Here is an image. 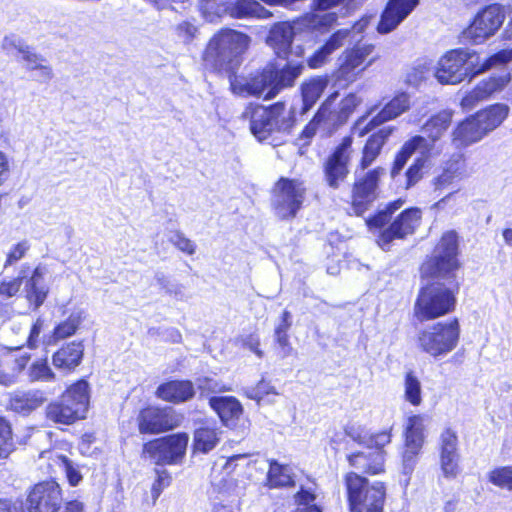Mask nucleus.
Masks as SVG:
<instances>
[{
  "label": "nucleus",
  "instance_id": "obj_1",
  "mask_svg": "<svg viewBox=\"0 0 512 512\" xmlns=\"http://www.w3.org/2000/svg\"><path fill=\"white\" fill-rule=\"evenodd\" d=\"M457 251L456 233L446 232L436 245L433 255L423 263L422 275L432 278V281L420 289L416 299L414 315L418 321L433 320L454 311L459 291L455 274L459 268Z\"/></svg>",
  "mask_w": 512,
  "mask_h": 512
},
{
  "label": "nucleus",
  "instance_id": "obj_2",
  "mask_svg": "<svg viewBox=\"0 0 512 512\" xmlns=\"http://www.w3.org/2000/svg\"><path fill=\"white\" fill-rule=\"evenodd\" d=\"M512 61V49L501 50L481 61L472 49L459 48L446 52L438 61L435 77L441 84L456 85L471 80L492 68L501 67Z\"/></svg>",
  "mask_w": 512,
  "mask_h": 512
},
{
  "label": "nucleus",
  "instance_id": "obj_3",
  "mask_svg": "<svg viewBox=\"0 0 512 512\" xmlns=\"http://www.w3.org/2000/svg\"><path fill=\"white\" fill-rule=\"evenodd\" d=\"M403 204L402 199L390 202L367 221L370 228L383 229L377 240L382 249H386L394 239H403L413 234L420 225L422 213L418 208L406 209L393 217Z\"/></svg>",
  "mask_w": 512,
  "mask_h": 512
},
{
  "label": "nucleus",
  "instance_id": "obj_4",
  "mask_svg": "<svg viewBox=\"0 0 512 512\" xmlns=\"http://www.w3.org/2000/svg\"><path fill=\"white\" fill-rule=\"evenodd\" d=\"M250 38L232 29H222L208 42L203 54L206 66L217 71H232L240 64V56L247 50Z\"/></svg>",
  "mask_w": 512,
  "mask_h": 512
},
{
  "label": "nucleus",
  "instance_id": "obj_5",
  "mask_svg": "<svg viewBox=\"0 0 512 512\" xmlns=\"http://www.w3.org/2000/svg\"><path fill=\"white\" fill-rule=\"evenodd\" d=\"M459 338L460 325L455 318L437 322L419 330L416 336V347L433 358H442L457 347Z\"/></svg>",
  "mask_w": 512,
  "mask_h": 512
},
{
  "label": "nucleus",
  "instance_id": "obj_6",
  "mask_svg": "<svg viewBox=\"0 0 512 512\" xmlns=\"http://www.w3.org/2000/svg\"><path fill=\"white\" fill-rule=\"evenodd\" d=\"M350 510L352 512H383L385 487L381 482L368 485V481L357 473L345 477Z\"/></svg>",
  "mask_w": 512,
  "mask_h": 512
},
{
  "label": "nucleus",
  "instance_id": "obj_7",
  "mask_svg": "<svg viewBox=\"0 0 512 512\" xmlns=\"http://www.w3.org/2000/svg\"><path fill=\"white\" fill-rule=\"evenodd\" d=\"M243 117L250 120V130L259 141L267 140L275 132H285L290 126L283 103H276L269 108L248 106Z\"/></svg>",
  "mask_w": 512,
  "mask_h": 512
},
{
  "label": "nucleus",
  "instance_id": "obj_8",
  "mask_svg": "<svg viewBox=\"0 0 512 512\" xmlns=\"http://www.w3.org/2000/svg\"><path fill=\"white\" fill-rule=\"evenodd\" d=\"M306 187L302 181L281 178L273 189L272 205L281 219L293 218L305 199Z\"/></svg>",
  "mask_w": 512,
  "mask_h": 512
},
{
  "label": "nucleus",
  "instance_id": "obj_9",
  "mask_svg": "<svg viewBox=\"0 0 512 512\" xmlns=\"http://www.w3.org/2000/svg\"><path fill=\"white\" fill-rule=\"evenodd\" d=\"M188 435L178 433L152 440L143 446L142 456L156 464H175L185 455Z\"/></svg>",
  "mask_w": 512,
  "mask_h": 512
},
{
  "label": "nucleus",
  "instance_id": "obj_10",
  "mask_svg": "<svg viewBox=\"0 0 512 512\" xmlns=\"http://www.w3.org/2000/svg\"><path fill=\"white\" fill-rule=\"evenodd\" d=\"M374 50L375 46L373 44H363L343 51L339 57V68L336 72L337 79L346 83L356 81L362 72L379 58L378 55L370 57Z\"/></svg>",
  "mask_w": 512,
  "mask_h": 512
},
{
  "label": "nucleus",
  "instance_id": "obj_11",
  "mask_svg": "<svg viewBox=\"0 0 512 512\" xmlns=\"http://www.w3.org/2000/svg\"><path fill=\"white\" fill-rule=\"evenodd\" d=\"M504 19V12L499 5H489L478 12L470 26L462 32V40L480 44L496 33Z\"/></svg>",
  "mask_w": 512,
  "mask_h": 512
},
{
  "label": "nucleus",
  "instance_id": "obj_12",
  "mask_svg": "<svg viewBox=\"0 0 512 512\" xmlns=\"http://www.w3.org/2000/svg\"><path fill=\"white\" fill-rule=\"evenodd\" d=\"M385 172L384 168L377 167L357 177L352 190V208L357 215L364 213L377 199L379 182Z\"/></svg>",
  "mask_w": 512,
  "mask_h": 512
},
{
  "label": "nucleus",
  "instance_id": "obj_13",
  "mask_svg": "<svg viewBox=\"0 0 512 512\" xmlns=\"http://www.w3.org/2000/svg\"><path fill=\"white\" fill-rule=\"evenodd\" d=\"M352 138L347 136L335 148L323 165L324 180L333 189H338L349 174Z\"/></svg>",
  "mask_w": 512,
  "mask_h": 512
},
{
  "label": "nucleus",
  "instance_id": "obj_14",
  "mask_svg": "<svg viewBox=\"0 0 512 512\" xmlns=\"http://www.w3.org/2000/svg\"><path fill=\"white\" fill-rule=\"evenodd\" d=\"M60 486L55 481L36 484L27 497L29 512H57L62 505Z\"/></svg>",
  "mask_w": 512,
  "mask_h": 512
},
{
  "label": "nucleus",
  "instance_id": "obj_15",
  "mask_svg": "<svg viewBox=\"0 0 512 512\" xmlns=\"http://www.w3.org/2000/svg\"><path fill=\"white\" fill-rule=\"evenodd\" d=\"M409 107V96L405 93H401L389 101L371 120L367 121L368 116L361 117L354 125L352 134L362 137L373 128L400 116L408 110Z\"/></svg>",
  "mask_w": 512,
  "mask_h": 512
},
{
  "label": "nucleus",
  "instance_id": "obj_16",
  "mask_svg": "<svg viewBox=\"0 0 512 512\" xmlns=\"http://www.w3.org/2000/svg\"><path fill=\"white\" fill-rule=\"evenodd\" d=\"M180 417L172 408L148 407L138 416L140 433L157 434L177 427Z\"/></svg>",
  "mask_w": 512,
  "mask_h": 512
},
{
  "label": "nucleus",
  "instance_id": "obj_17",
  "mask_svg": "<svg viewBox=\"0 0 512 512\" xmlns=\"http://www.w3.org/2000/svg\"><path fill=\"white\" fill-rule=\"evenodd\" d=\"M510 79V74L505 73L481 80L462 98L460 103L462 109L470 111L481 102L489 100L495 93L503 90L509 83Z\"/></svg>",
  "mask_w": 512,
  "mask_h": 512
},
{
  "label": "nucleus",
  "instance_id": "obj_18",
  "mask_svg": "<svg viewBox=\"0 0 512 512\" xmlns=\"http://www.w3.org/2000/svg\"><path fill=\"white\" fill-rule=\"evenodd\" d=\"M453 112L443 110L429 118L422 127L423 133L426 135L424 140L427 141L428 148H432L431 153H425L426 157H436L441 154L442 149L436 143L445 134L451 125Z\"/></svg>",
  "mask_w": 512,
  "mask_h": 512
},
{
  "label": "nucleus",
  "instance_id": "obj_19",
  "mask_svg": "<svg viewBox=\"0 0 512 512\" xmlns=\"http://www.w3.org/2000/svg\"><path fill=\"white\" fill-rule=\"evenodd\" d=\"M419 0H390L384 10L377 30L386 34L394 30L416 7Z\"/></svg>",
  "mask_w": 512,
  "mask_h": 512
},
{
  "label": "nucleus",
  "instance_id": "obj_20",
  "mask_svg": "<svg viewBox=\"0 0 512 512\" xmlns=\"http://www.w3.org/2000/svg\"><path fill=\"white\" fill-rule=\"evenodd\" d=\"M232 89L235 93L241 95L263 96L264 99H272L268 96L269 90L272 88L271 67H266L261 73H258L244 81L235 80L231 82Z\"/></svg>",
  "mask_w": 512,
  "mask_h": 512
},
{
  "label": "nucleus",
  "instance_id": "obj_21",
  "mask_svg": "<svg viewBox=\"0 0 512 512\" xmlns=\"http://www.w3.org/2000/svg\"><path fill=\"white\" fill-rule=\"evenodd\" d=\"M46 401L41 390H17L10 394L7 408L15 413L28 415Z\"/></svg>",
  "mask_w": 512,
  "mask_h": 512
},
{
  "label": "nucleus",
  "instance_id": "obj_22",
  "mask_svg": "<svg viewBox=\"0 0 512 512\" xmlns=\"http://www.w3.org/2000/svg\"><path fill=\"white\" fill-rule=\"evenodd\" d=\"M487 133L473 115L462 121L452 132V142L456 147H467L480 141Z\"/></svg>",
  "mask_w": 512,
  "mask_h": 512
},
{
  "label": "nucleus",
  "instance_id": "obj_23",
  "mask_svg": "<svg viewBox=\"0 0 512 512\" xmlns=\"http://www.w3.org/2000/svg\"><path fill=\"white\" fill-rule=\"evenodd\" d=\"M467 176L465 160L461 154H457L445 163L442 172L432 180V184L435 191H442L449 187L454 180Z\"/></svg>",
  "mask_w": 512,
  "mask_h": 512
},
{
  "label": "nucleus",
  "instance_id": "obj_24",
  "mask_svg": "<svg viewBox=\"0 0 512 512\" xmlns=\"http://www.w3.org/2000/svg\"><path fill=\"white\" fill-rule=\"evenodd\" d=\"M349 34V30H337L334 32L329 39L307 59L308 66L312 69H317L326 64L330 56L344 45Z\"/></svg>",
  "mask_w": 512,
  "mask_h": 512
},
{
  "label": "nucleus",
  "instance_id": "obj_25",
  "mask_svg": "<svg viewBox=\"0 0 512 512\" xmlns=\"http://www.w3.org/2000/svg\"><path fill=\"white\" fill-rule=\"evenodd\" d=\"M420 151L422 155L425 156V153H431L432 148H428L427 141L424 140V136L416 135L407 140L401 150L397 153L390 175L392 179H396L398 175H400L402 169L406 165L407 161L410 157L416 152Z\"/></svg>",
  "mask_w": 512,
  "mask_h": 512
},
{
  "label": "nucleus",
  "instance_id": "obj_26",
  "mask_svg": "<svg viewBox=\"0 0 512 512\" xmlns=\"http://www.w3.org/2000/svg\"><path fill=\"white\" fill-rule=\"evenodd\" d=\"M293 38V27L287 22H281L272 27L267 43L279 58H286L290 52Z\"/></svg>",
  "mask_w": 512,
  "mask_h": 512
},
{
  "label": "nucleus",
  "instance_id": "obj_27",
  "mask_svg": "<svg viewBox=\"0 0 512 512\" xmlns=\"http://www.w3.org/2000/svg\"><path fill=\"white\" fill-rule=\"evenodd\" d=\"M83 352L81 342H70L53 354V365L63 372H70L81 363Z\"/></svg>",
  "mask_w": 512,
  "mask_h": 512
},
{
  "label": "nucleus",
  "instance_id": "obj_28",
  "mask_svg": "<svg viewBox=\"0 0 512 512\" xmlns=\"http://www.w3.org/2000/svg\"><path fill=\"white\" fill-rule=\"evenodd\" d=\"M47 418L55 423L69 425L78 419L84 418V405L80 401L75 407L65 404L62 399L50 403L46 408Z\"/></svg>",
  "mask_w": 512,
  "mask_h": 512
},
{
  "label": "nucleus",
  "instance_id": "obj_29",
  "mask_svg": "<svg viewBox=\"0 0 512 512\" xmlns=\"http://www.w3.org/2000/svg\"><path fill=\"white\" fill-rule=\"evenodd\" d=\"M304 69L303 64H287L282 69H273L272 74V88L269 90L268 96L276 97L285 88L294 86L296 79L302 74Z\"/></svg>",
  "mask_w": 512,
  "mask_h": 512
},
{
  "label": "nucleus",
  "instance_id": "obj_30",
  "mask_svg": "<svg viewBox=\"0 0 512 512\" xmlns=\"http://www.w3.org/2000/svg\"><path fill=\"white\" fill-rule=\"evenodd\" d=\"M348 461L351 466L363 473L375 475L384 471V453L380 450L353 453L349 455Z\"/></svg>",
  "mask_w": 512,
  "mask_h": 512
},
{
  "label": "nucleus",
  "instance_id": "obj_31",
  "mask_svg": "<svg viewBox=\"0 0 512 512\" xmlns=\"http://www.w3.org/2000/svg\"><path fill=\"white\" fill-rule=\"evenodd\" d=\"M194 386L190 381H170L157 388V396L164 401L181 403L194 396Z\"/></svg>",
  "mask_w": 512,
  "mask_h": 512
},
{
  "label": "nucleus",
  "instance_id": "obj_32",
  "mask_svg": "<svg viewBox=\"0 0 512 512\" xmlns=\"http://www.w3.org/2000/svg\"><path fill=\"white\" fill-rule=\"evenodd\" d=\"M338 95L339 93L337 91L332 93L321 105L315 115L321 123L322 133L325 135L333 133L340 126L347 122L346 119L340 118L341 114L339 109L331 110V105L336 100Z\"/></svg>",
  "mask_w": 512,
  "mask_h": 512
},
{
  "label": "nucleus",
  "instance_id": "obj_33",
  "mask_svg": "<svg viewBox=\"0 0 512 512\" xmlns=\"http://www.w3.org/2000/svg\"><path fill=\"white\" fill-rule=\"evenodd\" d=\"M45 271L42 267H36L31 277L26 281V298L34 309H38L45 301L48 288L44 281Z\"/></svg>",
  "mask_w": 512,
  "mask_h": 512
},
{
  "label": "nucleus",
  "instance_id": "obj_34",
  "mask_svg": "<svg viewBox=\"0 0 512 512\" xmlns=\"http://www.w3.org/2000/svg\"><path fill=\"white\" fill-rule=\"evenodd\" d=\"M30 356L23 354L20 356L7 355L0 359V384L10 386L14 384L26 367Z\"/></svg>",
  "mask_w": 512,
  "mask_h": 512
},
{
  "label": "nucleus",
  "instance_id": "obj_35",
  "mask_svg": "<svg viewBox=\"0 0 512 512\" xmlns=\"http://www.w3.org/2000/svg\"><path fill=\"white\" fill-rule=\"evenodd\" d=\"M228 16L235 19L252 17L266 19L271 17L272 13L256 0H230Z\"/></svg>",
  "mask_w": 512,
  "mask_h": 512
},
{
  "label": "nucleus",
  "instance_id": "obj_36",
  "mask_svg": "<svg viewBox=\"0 0 512 512\" xmlns=\"http://www.w3.org/2000/svg\"><path fill=\"white\" fill-rule=\"evenodd\" d=\"M41 458L49 460V467L56 471H62L71 486H76L82 480V475L79 471L78 465L69 460L66 456L60 455L55 452H43Z\"/></svg>",
  "mask_w": 512,
  "mask_h": 512
},
{
  "label": "nucleus",
  "instance_id": "obj_37",
  "mask_svg": "<svg viewBox=\"0 0 512 512\" xmlns=\"http://www.w3.org/2000/svg\"><path fill=\"white\" fill-rule=\"evenodd\" d=\"M509 107L503 103H497L488 106L487 108L475 114L476 119L480 122L485 132L488 134L497 127L508 117Z\"/></svg>",
  "mask_w": 512,
  "mask_h": 512
},
{
  "label": "nucleus",
  "instance_id": "obj_38",
  "mask_svg": "<svg viewBox=\"0 0 512 512\" xmlns=\"http://www.w3.org/2000/svg\"><path fill=\"white\" fill-rule=\"evenodd\" d=\"M3 47L10 53H13L15 50L19 61L23 63L24 68L28 72L33 71L40 64L46 62L41 55L35 53L31 48L21 44L20 42L16 43L12 38L5 37L3 40Z\"/></svg>",
  "mask_w": 512,
  "mask_h": 512
},
{
  "label": "nucleus",
  "instance_id": "obj_39",
  "mask_svg": "<svg viewBox=\"0 0 512 512\" xmlns=\"http://www.w3.org/2000/svg\"><path fill=\"white\" fill-rule=\"evenodd\" d=\"M391 133L392 128L385 127L369 137L363 148V155L360 162L362 170H365L375 161Z\"/></svg>",
  "mask_w": 512,
  "mask_h": 512
},
{
  "label": "nucleus",
  "instance_id": "obj_40",
  "mask_svg": "<svg viewBox=\"0 0 512 512\" xmlns=\"http://www.w3.org/2000/svg\"><path fill=\"white\" fill-rule=\"evenodd\" d=\"M209 403L225 424L230 420L238 419L242 413V406L234 397H211Z\"/></svg>",
  "mask_w": 512,
  "mask_h": 512
},
{
  "label": "nucleus",
  "instance_id": "obj_41",
  "mask_svg": "<svg viewBox=\"0 0 512 512\" xmlns=\"http://www.w3.org/2000/svg\"><path fill=\"white\" fill-rule=\"evenodd\" d=\"M328 78L324 76H316L305 80L301 84V95L304 110L310 109L320 98L324 90L328 86Z\"/></svg>",
  "mask_w": 512,
  "mask_h": 512
},
{
  "label": "nucleus",
  "instance_id": "obj_42",
  "mask_svg": "<svg viewBox=\"0 0 512 512\" xmlns=\"http://www.w3.org/2000/svg\"><path fill=\"white\" fill-rule=\"evenodd\" d=\"M427 418L424 415L409 417L405 429V447L421 449L424 443V428Z\"/></svg>",
  "mask_w": 512,
  "mask_h": 512
},
{
  "label": "nucleus",
  "instance_id": "obj_43",
  "mask_svg": "<svg viewBox=\"0 0 512 512\" xmlns=\"http://www.w3.org/2000/svg\"><path fill=\"white\" fill-rule=\"evenodd\" d=\"M338 16L335 12H326L314 7V11L307 13L302 18V24L311 30L327 31L337 22Z\"/></svg>",
  "mask_w": 512,
  "mask_h": 512
},
{
  "label": "nucleus",
  "instance_id": "obj_44",
  "mask_svg": "<svg viewBox=\"0 0 512 512\" xmlns=\"http://www.w3.org/2000/svg\"><path fill=\"white\" fill-rule=\"evenodd\" d=\"M81 314L76 312L70 314V316L63 322L59 323L53 330L52 334L43 339V343L46 345H54L59 340L65 339L75 334L80 323Z\"/></svg>",
  "mask_w": 512,
  "mask_h": 512
},
{
  "label": "nucleus",
  "instance_id": "obj_45",
  "mask_svg": "<svg viewBox=\"0 0 512 512\" xmlns=\"http://www.w3.org/2000/svg\"><path fill=\"white\" fill-rule=\"evenodd\" d=\"M88 383L84 380L78 381L75 384L71 385L61 396V399L65 404H68L70 407H75L76 404L80 401L83 402L84 405V416L88 410L89 405V393H88Z\"/></svg>",
  "mask_w": 512,
  "mask_h": 512
},
{
  "label": "nucleus",
  "instance_id": "obj_46",
  "mask_svg": "<svg viewBox=\"0 0 512 512\" xmlns=\"http://www.w3.org/2000/svg\"><path fill=\"white\" fill-rule=\"evenodd\" d=\"M291 324V314L285 310L282 313L280 323L275 327V340L280 347V355L283 358L291 355L293 350L287 334Z\"/></svg>",
  "mask_w": 512,
  "mask_h": 512
},
{
  "label": "nucleus",
  "instance_id": "obj_47",
  "mask_svg": "<svg viewBox=\"0 0 512 512\" xmlns=\"http://www.w3.org/2000/svg\"><path fill=\"white\" fill-rule=\"evenodd\" d=\"M219 441L218 432L214 428L201 427L194 433V449L202 453H208L215 448Z\"/></svg>",
  "mask_w": 512,
  "mask_h": 512
},
{
  "label": "nucleus",
  "instance_id": "obj_48",
  "mask_svg": "<svg viewBox=\"0 0 512 512\" xmlns=\"http://www.w3.org/2000/svg\"><path fill=\"white\" fill-rule=\"evenodd\" d=\"M200 10L209 22L228 15L230 0H199Z\"/></svg>",
  "mask_w": 512,
  "mask_h": 512
},
{
  "label": "nucleus",
  "instance_id": "obj_49",
  "mask_svg": "<svg viewBox=\"0 0 512 512\" xmlns=\"http://www.w3.org/2000/svg\"><path fill=\"white\" fill-rule=\"evenodd\" d=\"M268 481L272 487L291 486L294 484L290 467L280 465L274 460L270 462Z\"/></svg>",
  "mask_w": 512,
  "mask_h": 512
},
{
  "label": "nucleus",
  "instance_id": "obj_50",
  "mask_svg": "<svg viewBox=\"0 0 512 512\" xmlns=\"http://www.w3.org/2000/svg\"><path fill=\"white\" fill-rule=\"evenodd\" d=\"M16 449L11 423L0 416V460L7 459Z\"/></svg>",
  "mask_w": 512,
  "mask_h": 512
},
{
  "label": "nucleus",
  "instance_id": "obj_51",
  "mask_svg": "<svg viewBox=\"0 0 512 512\" xmlns=\"http://www.w3.org/2000/svg\"><path fill=\"white\" fill-rule=\"evenodd\" d=\"M404 398L413 406L422 403V385L414 372L406 373L404 378Z\"/></svg>",
  "mask_w": 512,
  "mask_h": 512
},
{
  "label": "nucleus",
  "instance_id": "obj_52",
  "mask_svg": "<svg viewBox=\"0 0 512 512\" xmlns=\"http://www.w3.org/2000/svg\"><path fill=\"white\" fill-rule=\"evenodd\" d=\"M430 157H426L421 154L417 157L413 164L407 169L405 173V189H409L416 185L424 176V169L426 168L427 160Z\"/></svg>",
  "mask_w": 512,
  "mask_h": 512
},
{
  "label": "nucleus",
  "instance_id": "obj_53",
  "mask_svg": "<svg viewBox=\"0 0 512 512\" xmlns=\"http://www.w3.org/2000/svg\"><path fill=\"white\" fill-rule=\"evenodd\" d=\"M30 268L23 266L19 275L10 280H0V296L9 298L16 295L21 287L22 280L27 278Z\"/></svg>",
  "mask_w": 512,
  "mask_h": 512
},
{
  "label": "nucleus",
  "instance_id": "obj_54",
  "mask_svg": "<svg viewBox=\"0 0 512 512\" xmlns=\"http://www.w3.org/2000/svg\"><path fill=\"white\" fill-rule=\"evenodd\" d=\"M489 481L495 486L512 491V467L504 466L492 470L488 476Z\"/></svg>",
  "mask_w": 512,
  "mask_h": 512
},
{
  "label": "nucleus",
  "instance_id": "obj_55",
  "mask_svg": "<svg viewBox=\"0 0 512 512\" xmlns=\"http://www.w3.org/2000/svg\"><path fill=\"white\" fill-rule=\"evenodd\" d=\"M440 455H459L458 437L455 431L450 428L445 429L439 439Z\"/></svg>",
  "mask_w": 512,
  "mask_h": 512
},
{
  "label": "nucleus",
  "instance_id": "obj_56",
  "mask_svg": "<svg viewBox=\"0 0 512 512\" xmlns=\"http://www.w3.org/2000/svg\"><path fill=\"white\" fill-rule=\"evenodd\" d=\"M28 376L31 381H51L55 374L49 367L46 360L35 361L28 370Z\"/></svg>",
  "mask_w": 512,
  "mask_h": 512
},
{
  "label": "nucleus",
  "instance_id": "obj_57",
  "mask_svg": "<svg viewBox=\"0 0 512 512\" xmlns=\"http://www.w3.org/2000/svg\"><path fill=\"white\" fill-rule=\"evenodd\" d=\"M295 499L299 507L292 512H322L318 506L312 504L315 495L307 490L302 489L296 494Z\"/></svg>",
  "mask_w": 512,
  "mask_h": 512
},
{
  "label": "nucleus",
  "instance_id": "obj_58",
  "mask_svg": "<svg viewBox=\"0 0 512 512\" xmlns=\"http://www.w3.org/2000/svg\"><path fill=\"white\" fill-rule=\"evenodd\" d=\"M421 449H412L410 447H405L402 456V472L406 476L405 486L409 483V476L413 472L415 465L417 463V456Z\"/></svg>",
  "mask_w": 512,
  "mask_h": 512
},
{
  "label": "nucleus",
  "instance_id": "obj_59",
  "mask_svg": "<svg viewBox=\"0 0 512 512\" xmlns=\"http://www.w3.org/2000/svg\"><path fill=\"white\" fill-rule=\"evenodd\" d=\"M245 394L248 398L260 402L265 396L269 394H277L275 388L265 380H261L254 387L247 388Z\"/></svg>",
  "mask_w": 512,
  "mask_h": 512
},
{
  "label": "nucleus",
  "instance_id": "obj_60",
  "mask_svg": "<svg viewBox=\"0 0 512 512\" xmlns=\"http://www.w3.org/2000/svg\"><path fill=\"white\" fill-rule=\"evenodd\" d=\"M440 468L446 478H455L459 473V455H440Z\"/></svg>",
  "mask_w": 512,
  "mask_h": 512
},
{
  "label": "nucleus",
  "instance_id": "obj_61",
  "mask_svg": "<svg viewBox=\"0 0 512 512\" xmlns=\"http://www.w3.org/2000/svg\"><path fill=\"white\" fill-rule=\"evenodd\" d=\"M196 386L203 394L218 393L227 390L224 384L210 377L197 378Z\"/></svg>",
  "mask_w": 512,
  "mask_h": 512
},
{
  "label": "nucleus",
  "instance_id": "obj_62",
  "mask_svg": "<svg viewBox=\"0 0 512 512\" xmlns=\"http://www.w3.org/2000/svg\"><path fill=\"white\" fill-rule=\"evenodd\" d=\"M198 29L189 21H183L175 26V33L184 43H190L196 36Z\"/></svg>",
  "mask_w": 512,
  "mask_h": 512
},
{
  "label": "nucleus",
  "instance_id": "obj_63",
  "mask_svg": "<svg viewBox=\"0 0 512 512\" xmlns=\"http://www.w3.org/2000/svg\"><path fill=\"white\" fill-rule=\"evenodd\" d=\"M361 103V99L351 93L347 95L339 104L340 118L348 120L354 109Z\"/></svg>",
  "mask_w": 512,
  "mask_h": 512
},
{
  "label": "nucleus",
  "instance_id": "obj_64",
  "mask_svg": "<svg viewBox=\"0 0 512 512\" xmlns=\"http://www.w3.org/2000/svg\"><path fill=\"white\" fill-rule=\"evenodd\" d=\"M30 76L34 81L38 83H48L53 79L54 73L52 67L47 64L46 61L40 64L33 71H30Z\"/></svg>",
  "mask_w": 512,
  "mask_h": 512
}]
</instances>
